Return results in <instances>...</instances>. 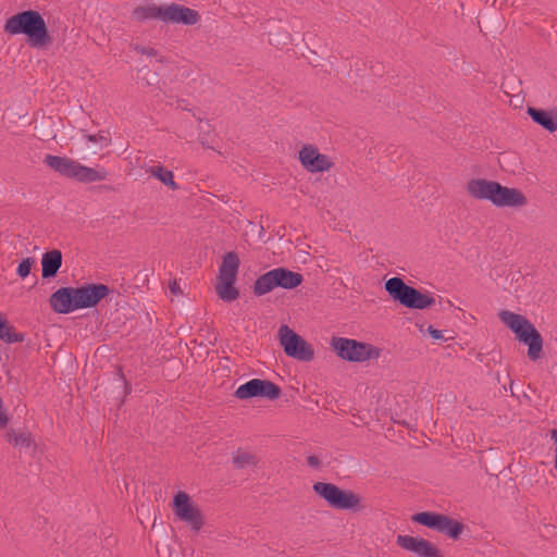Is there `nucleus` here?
<instances>
[{
  "instance_id": "1",
  "label": "nucleus",
  "mask_w": 557,
  "mask_h": 557,
  "mask_svg": "<svg viewBox=\"0 0 557 557\" xmlns=\"http://www.w3.org/2000/svg\"><path fill=\"white\" fill-rule=\"evenodd\" d=\"M3 32L11 36H26V42L32 48L45 49L53 41L44 16L32 9L17 12L7 18Z\"/></svg>"
},
{
  "instance_id": "2",
  "label": "nucleus",
  "mask_w": 557,
  "mask_h": 557,
  "mask_svg": "<svg viewBox=\"0 0 557 557\" xmlns=\"http://www.w3.org/2000/svg\"><path fill=\"white\" fill-rule=\"evenodd\" d=\"M500 321L513 332L516 339L528 346V357L536 361L542 357L543 337L537 329L524 315L502 310L498 313Z\"/></svg>"
},
{
  "instance_id": "3",
  "label": "nucleus",
  "mask_w": 557,
  "mask_h": 557,
  "mask_svg": "<svg viewBox=\"0 0 557 557\" xmlns=\"http://www.w3.org/2000/svg\"><path fill=\"white\" fill-rule=\"evenodd\" d=\"M384 288L395 302L409 309L423 310L435 304L433 296L406 284L398 276L388 278L384 284Z\"/></svg>"
},
{
  "instance_id": "4",
  "label": "nucleus",
  "mask_w": 557,
  "mask_h": 557,
  "mask_svg": "<svg viewBox=\"0 0 557 557\" xmlns=\"http://www.w3.org/2000/svg\"><path fill=\"white\" fill-rule=\"evenodd\" d=\"M314 494L322 498L330 507L338 510L363 511L366 506L358 494L350 490H343L329 482H315L312 485Z\"/></svg>"
},
{
  "instance_id": "5",
  "label": "nucleus",
  "mask_w": 557,
  "mask_h": 557,
  "mask_svg": "<svg viewBox=\"0 0 557 557\" xmlns=\"http://www.w3.org/2000/svg\"><path fill=\"white\" fill-rule=\"evenodd\" d=\"M331 347L336 355L349 362H364L377 359L381 356V348L364 342L346 337H332Z\"/></svg>"
},
{
  "instance_id": "6",
  "label": "nucleus",
  "mask_w": 557,
  "mask_h": 557,
  "mask_svg": "<svg viewBox=\"0 0 557 557\" xmlns=\"http://www.w3.org/2000/svg\"><path fill=\"white\" fill-rule=\"evenodd\" d=\"M411 520L418 524L445 534L451 540L460 539L466 525L447 515L435 511H421L414 513Z\"/></svg>"
},
{
  "instance_id": "7",
  "label": "nucleus",
  "mask_w": 557,
  "mask_h": 557,
  "mask_svg": "<svg viewBox=\"0 0 557 557\" xmlns=\"http://www.w3.org/2000/svg\"><path fill=\"white\" fill-rule=\"evenodd\" d=\"M278 338L286 356L302 362H309L314 359L312 346L288 325L283 324L280 326Z\"/></svg>"
},
{
  "instance_id": "8",
  "label": "nucleus",
  "mask_w": 557,
  "mask_h": 557,
  "mask_svg": "<svg viewBox=\"0 0 557 557\" xmlns=\"http://www.w3.org/2000/svg\"><path fill=\"white\" fill-rule=\"evenodd\" d=\"M281 395L282 389L277 384L262 379H251L238 386L234 393V396L242 400L251 398L275 400L280 398Z\"/></svg>"
},
{
  "instance_id": "9",
  "label": "nucleus",
  "mask_w": 557,
  "mask_h": 557,
  "mask_svg": "<svg viewBox=\"0 0 557 557\" xmlns=\"http://www.w3.org/2000/svg\"><path fill=\"white\" fill-rule=\"evenodd\" d=\"M173 511L175 516L198 532L205 524L201 510L194 505L189 495L185 492H177L173 498Z\"/></svg>"
},
{
  "instance_id": "10",
  "label": "nucleus",
  "mask_w": 557,
  "mask_h": 557,
  "mask_svg": "<svg viewBox=\"0 0 557 557\" xmlns=\"http://www.w3.org/2000/svg\"><path fill=\"white\" fill-rule=\"evenodd\" d=\"M110 293L109 286L102 283H86L75 287L77 309L94 308Z\"/></svg>"
},
{
  "instance_id": "11",
  "label": "nucleus",
  "mask_w": 557,
  "mask_h": 557,
  "mask_svg": "<svg viewBox=\"0 0 557 557\" xmlns=\"http://www.w3.org/2000/svg\"><path fill=\"white\" fill-rule=\"evenodd\" d=\"M201 16L197 10L185 7L180 3H169L163 5V23L182 24L191 26L200 21Z\"/></svg>"
},
{
  "instance_id": "12",
  "label": "nucleus",
  "mask_w": 557,
  "mask_h": 557,
  "mask_svg": "<svg viewBox=\"0 0 557 557\" xmlns=\"http://www.w3.org/2000/svg\"><path fill=\"white\" fill-rule=\"evenodd\" d=\"M298 153L301 165L311 173L329 171L334 165L330 158L313 145H305Z\"/></svg>"
},
{
  "instance_id": "13",
  "label": "nucleus",
  "mask_w": 557,
  "mask_h": 557,
  "mask_svg": "<svg viewBox=\"0 0 557 557\" xmlns=\"http://www.w3.org/2000/svg\"><path fill=\"white\" fill-rule=\"evenodd\" d=\"M396 543L403 549L416 554L418 557H445L430 541L411 535H398Z\"/></svg>"
},
{
  "instance_id": "14",
  "label": "nucleus",
  "mask_w": 557,
  "mask_h": 557,
  "mask_svg": "<svg viewBox=\"0 0 557 557\" xmlns=\"http://www.w3.org/2000/svg\"><path fill=\"white\" fill-rule=\"evenodd\" d=\"M498 182L485 178H471L466 184L467 194L478 200L495 202Z\"/></svg>"
},
{
  "instance_id": "15",
  "label": "nucleus",
  "mask_w": 557,
  "mask_h": 557,
  "mask_svg": "<svg viewBox=\"0 0 557 557\" xmlns=\"http://www.w3.org/2000/svg\"><path fill=\"white\" fill-rule=\"evenodd\" d=\"M52 310L60 314H67L77 309L75 287H60L52 293L49 299Z\"/></svg>"
},
{
  "instance_id": "16",
  "label": "nucleus",
  "mask_w": 557,
  "mask_h": 557,
  "mask_svg": "<svg viewBox=\"0 0 557 557\" xmlns=\"http://www.w3.org/2000/svg\"><path fill=\"white\" fill-rule=\"evenodd\" d=\"M528 203V199L524 194L513 187H507L498 184L496 198L494 206L498 208L511 207V208H520Z\"/></svg>"
},
{
  "instance_id": "17",
  "label": "nucleus",
  "mask_w": 557,
  "mask_h": 557,
  "mask_svg": "<svg viewBox=\"0 0 557 557\" xmlns=\"http://www.w3.org/2000/svg\"><path fill=\"white\" fill-rule=\"evenodd\" d=\"M527 113L534 123L542 126L549 133L557 131V109L544 110L534 107H528Z\"/></svg>"
},
{
  "instance_id": "18",
  "label": "nucleus",
  "mask_w": 557,
  "mask_h": 557,
  "mask_svg": "<svg viewBox=\"0 0 557 557\" xmlns=\"http://www.w3.org/2000/svg\"><path fill=\"white\" fill-rule=\"evenodd\" d=\"M274 277L275 286L284 289H293L298 287L304 282V276L287 268H275L271 270Z\"/></svg>"
},
{
  "instance_id": "19",
  "label": "nucleus",
  "mask_w": 557,
  "mask_h": 557,
  "mask_svg": "<svg viewBox=\"0 0 557 557\" xmlns=\"http://www.w3.org/2000/svg\"><path fill=\"white\" fill-rule=\"evenodd\" d=\"M44 163L61 176L74 178L73 172L76 171L78 162L67 157L47 154L44 159Z\"/></svg>"
},
{
  "instance_id": "20",
  "label": "nucleus",
  "mask_w": 557,
  "mask_h": 557,
  "mask_svg": "<svg viewBox=\"0 0 557 557\" xmlns=\"http://www.w3.org/2000/svg\"><path fill=\"white\" fill-rule=\"evenodd\" d=\"M62 267V252L59 249L46 251L41 257V276L44 280L57 276Z\"/></svg>"
},
{
  "instance_id": "21",
  "label": "nucleus",
  "mask_w": 557,
  "mask_h": 557,
  "mask_svg": "<svg viewBox=\"0 0 557 557\" xmlns=\"http://www.w3.org/2000/svg\"><path fill=\"white\" fill-rule=\"evenodd\" d=\"M74 178L79 183H94L104 181L108 176V172L104 168H88L86 165L77 163L76 171L73 172Z\"/></svg>"
},
{
  "instance_id": "22",
  "label": "nucleus",
  "mask_w": 557,
  "mask_h": 557,
  "mask_svg": "<svg viewBox=\"0 0 557 557\" xmlns=\"http://www.w3.org/2000/svg\"><path fill=\"white\" fill-rule=\"evenodd\" d=\"M132 17L140 23L148 20H159L163 22V5H157L156 3L139 5L133 10Z\"/></svg>"
},
{
  "instance_id": "23",
  "label": "nucleus",
  "mask_w": 557,
  "mask_h": 557,
  "mask_svg": "<svg viewBox=\"0 0 557 557\" xmlns=\"http://www.w3.org/2000/svg\"><path fill=\"white\" fill-rule=\"evenodd\" d=\"M239 257L235 251H228L223 256L219 268L218 277L236 278L239 268Z\"/></svg>"
},
{
  "instance_id": "24",
  "label": "nucleus",
  "mask_w": 557,
  "mask_h": 557,
  "mask_svg": "<svg viewBox=\"0 0 557 557\" xmlns=\"http://www.w3.org/2000/svg\"><path fill=\"white\" fill-rule=\"evenodd\" d=\"M218 280L215 289L220 299L231 302L239 297V292L234 286L236 278L218 277Z\"/></svg>"
},
{
  "instance_id": "25",
  "label": "nucleus",
  "mask_w": 557,
  "mask_h": 557,
  "mask_svg": "<svg viewBox=\"0 0 557 557\" xmlns=\"http://www.w3.org/2000/svg\"><path fill=\"white\" fill-rule=\"evenodd\" d=\"M4 437L10 444H12L15 447H36V443L33 435L30 434V432L27 431L16 433L15 430L11 429L5 433Z\"/></svg>"
},
{
  "instance_id": "26",
  "label": "nucleus",
  "mask_w": 557,
  "mask_h": 557,
  "mask_svg": "<svg viewBox=\"0 0 557 557\" xmlns=\"http://www.w3.org/2000/svg\"><path fill=\"white\" fill-rule=\"evenodd\" d=\"M232 462L235 469L242 470L246 467H257L259 458L256 454L238 448L233 453Z\"/></svg>"
},
{
  "instance_id": "27",
  "label": "nucleus",
  "mask_w": 557,
  "mask_h": 557,
  "mask_svg": "<svg viewBox=\"0 0 557 557\" xmlns=\"http://www.w3.org/2000/svg\"><path fill=\"white\" fill-rule=\"evenodd\" d=\"M0 341L7 344L22 343L25 341L24 333L15 332L14 327L9 324V321L0 314Z\"/></svg>"
},
{
  "instance_id": "28",
  "label": "nucleus",
  "mask_w": 557,
  "mask_h": 557,
  "mask_svg": "<svg viewBox=\"0 0 557 557\" xmlns=\"http://www.w3.org/2000/svg\"><path fill=\"white\" fill-rule=\"evenodd\" d=\"M149 172L152 176L158 178L161 183H163L165 186H168L172 190H177L180 186L174 181L173 172L165 169L162 165H153L150 166Z\"/></svg>"
},
{
  "instance_id": "29",
  "label": "nucleus",
  "mask_w": 557,
  "mask_h": 557,
  "mask_svg": "<svg viewBox=\"0 0 557 557\" xmlns=\"http://www.w3.org/2000/svg\"><path fill=\"white\" fill-rule=\"evenodd\" d=\"M275 286L274 277L272 276L271 270L260 275L255 284H253V294L255 296H263L270 292H272Z\"/></svg>"
},
{
  "instance_id": "30",
  "label": "nucleus",
  "mask_w": 557,
  "mask_h": 557,
  "mask_svg": "<svg viewBox=\"0 0 557 557\" xmlns=\"http://www.w3.org/2000/svg\"><path fill=\"white\" fill-rule=\"evenodd\" d=\"M83 136L87 141L99 143L100 148L108 147L111 143L110 133L108 131H99L97 134L84 133Z\"/></svg>"
},
{
  "instance_id": "31",
  "label": "nucleus",
  "mask_w": 557,
  "mask_h": 557,
  "mask_svg": "<svg viewBox=\"0 0 557 557\" xmlns=\"http://www.w3.org/2000/svg\"><path fill=\"white\" fill-rule=\"evenodd\" d=\"M36 264V260L33 257L24 258L17 265L16 274L20 278L24 280L26 278L33 269V267Z\"/></svg>"
},
{
  "instance_id": "32",
  "label": "nucleus",
  "mask_w": 557,
  "mask_h": 557,
  "mask_svg": "<svg viewBox=\"0 0 557 557\" xmlns=\"http://www.w3.org/2000/svg\"><path fill=\"white\" fill-rule=\"evenodd\" d=\"M210 133H211V125L209 123H207V129H205L202 126H200L199 141L206 148L211 147L209 145V139H208Z\"/></svg>"
},
{
  "instance_id": "33",
  "label": "nucleus",
  "mask_w": 557,
  "mask_h": 557,
  "mask_svg": "<svg viewBox=\"0 0 557 557\" xmlns=\"http://www.w3.org/2000/svg\"><path fill=\"white\" fill-rule=\"evenodd\" d=\"M8 423H9V416L3 410V401H2V398L0 397V430L7 428Z\"/></svg>"
},
{
  "instance_id": "34",
  "label": "nucleus",
  "mask_w": 557,
  "mask_h": 557,
  "mask_svg": "<svg viewBox=\"0 0 557 557\" xmlns=\"http://www.w3.org/2000/svg\"><path fill=\"white\" fill-rule=\"evenodd\" d=\"M135 49H136V51L140 52L141 54H146L148 57H156L158 54V51L151 47L137 46Z\"/></svg>"
},
{
  "instance_id": "35",
  "label": "nucleus",
  "mask_w": 557,
  "mask_h": 557,
  "mask_svg": "<svg viewBox=\"0 0 557 557\" xmlns=\"http://www.w3.org/2000/svg\"><path fill=\"white\" fill-rule=\"evenodd\" d=\"M428 333L431 335L434 339H443L442 331L435 329L433 325L428 326Z\"/></svg>"
},
{
  "instance_id": "36",
  "label": "nucleus",
  "mask_w": 557,
  "mask_h": 557,
  "mask_svg": "<svg viewBox=\"0 0 557 557\" xmlns=\"http://www.w3.org/2000/svg\"><path fill=\"white\" fill-rule=\"evenodd\" d=\"M307 463H308V466L315 468V469L320 468V466H321L320 459L314 455L308 456Z\"/></svg>"
},
{
  "instance_id": "37",
  "label": "nucleus",
  "mask_w": 557,
  "mask_h": 557,
  "mask_svg": "<svg viewBox=\"0 0 557 557\" xmlns=\"http://www.w3.org/2000/svg\"><path fill=\"white\" fill-rule=\"evenodd\" d=\"M169 288L173 295H178L182 293L180 285L175 280L170 283Z\"/></svg>"
},
{
  "instance_id": "38",
  "label": "nucleus",
  "mask_w": 557,
  "mask_h": 557,
  "mask_svg": "<svg viewBox=\"0 0 557 557\" xmlns=\"http://www.w3.org/2000/svg\"><path fill=\"white\" fill-rule=\"evenodd\" d=\"M120 375H121V377L124 380L125 393H126V394L131 393L132 387H131L129 383H127V382H126L125 376H124V374L122 373V371H121V370H120Z\"/></svg>"
},
{
  "instance_id": "39",
  "label": "nucleus",
  "mask_w": 557,
  "mask_h": 557,
  "mask_svg": "<svg viewBox=\"0 0 557 557\" xmlns=\"http://www.w3.org/2000/svg\"><path fill=\"white\" fill-rule=\"evenodd\" d=\"M511 386H512V381L510 382V389H511V396H515V393L512 392Z\"/></svg>"
}]
</instances>
